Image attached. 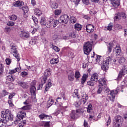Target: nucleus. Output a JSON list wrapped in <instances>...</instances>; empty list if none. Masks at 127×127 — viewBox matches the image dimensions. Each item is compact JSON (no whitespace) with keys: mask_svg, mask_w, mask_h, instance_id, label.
I'll use <instances>...</instances> for the list:
<instances>
[{"mask_svg":"<svg viewBox=\"0 0 127 127\" xmlns=\"http://www.w3.org/2000/svg\"><path fill=\"white\" fill-rule=\"evenodd\" d=\"M18 85L23 88V89H26V88H27V83L23 81H19L18 82Z\"/></svg>","mask_w":127,"mask_h":127,"instance_id":"obj_28","label":"nucleus"},{"mask_svg":"<svg viewBox=\"0 0 127 127\" xmlns=\"http://www.w3.org/2000/svg\"><path fill=\"white\" fill-rule=\"evenodd\" d=\"M70 21L71 23H76V22L77 21V19L74 16H71L70 17Z\"/></svg>","mask_w":127,"mask_h":127,"instance_id":"obj_47","label":"nucleus"},{"mask_svg":"<svg viewBox=\"0 0 127 127\" xmlns=\"http://www.w3.org/2000/svg\"><path fill=\"white\" fill-rule=\"evenodd\" d=\"M19 9H22L24 13H27L29 10L28 6L26 5H24L22 7H19Z\"/></svg>","mask_w":127,"mask_h":127,"instance_id":"obj_30","label":"nucleus"},{"mask_svg":"<svg viewBox=\"0 0 127 127\" xmlns=\"http://www.w3.org/2000/svg\"><path fill=\"white\" fill-rule=\"evenodd\" d=\"M5 62L7 65H10V64L11 63V59L9 58L6 59Z\"/></svg>","mask_w":127,"mask_h":127,"instance_id":"obj_59","label":"nucleus"},{"mask_svg":"<svg viewBox=\"0 0 127 127\" xmlns=\"http://www.w3.org/2000/svg\"><path fill=\"white\" fill-rule=\"evenodd\" d=\"M52 8L56 9L58 8V4L57 3H53L51 5Z\"/></svg>","mask_w":127,"mask_h":127,"instance_id":"obj_54","label":"nucleus"},{"mask_svg":"<svg viewBox=\"0 0 127 127\" xmlns=\"http://www.w3.org/2000/svg\"><path fill=\"white\" fill-rule=\"evenodd\" d=\"M108 92L110 91V96L109 97V99L112 102H115V98H116V95L118 94V90H112L110 91V89H107L106 90Z\"/></svg>","mask_w":127,"mask_h":127,"instance_id":"obj_12","label":"nucleus"},{"mask_svg":"<svg viewBox=\"0 0 127 127\" xmlns=\"http://www.w3.org/2000/svg\"><path fill=\"white\" fill-rule=\"evenodd\" d=\"M8 104L9 105L10 107H13V106H14V105L12 103V99L8 100Z\"/></svg>","mask_w":127,"mask_h":127,"instance_id":"obj_63","label":"nucleus"},{"mask_svg":"<svg viewBox=\"0 0 127 127\" xmlns=\"http://www.w3.org/2000/svg\"><path fill=\"white\" fill-rule=\"evenodd\" d=\"M111 116H109L108 117V120H107V122H106V126L107 127H109V126H110V125H111Z\"/></svg>","mask_w":127,"mask_h":127,"instance_id":"obj_62","label":"nucleus"},{"mask_svg":"<svg viewBox=\"0 0 127 127\" xmlns=\"http://www.w3.org/2000/svg\"><path fill=\"white\" fill-rule=\"evenodd\" d=\"M40 22L42 26H46V19H45V17H42L40 20Z\"/></svg>","mask_w":127,"mask_h":127,"instance_id":"obj_31","label":"nucleus"},{"mask_svg":"<svg viewBox=\"0 0 127 127\" xmlns=\"http://www.w3.org/2000/svg\"><path fill=\"white\" fill-rule=\"evenodd\" d=\"M27 75H28V72L25 71H22L21 73V76L22 77V78H24V77H25V76H27Z\"/></svg>","mask_w":127,"mask_h":127,"instance_id":"obj_56","label":"nucleus"},{"mask_svg":"<svg viewBox=\"0 0 127 127\" xmlns=\"http://www.w3.org/2000/svg\"><path fill=\"white\" fill-rule=\"evenodd\" d=\"M15 96V93L13 92L10 93V95L8 96V100H12V98Z\"/></svg>","mask_w":127,"mask_h":127,"instance_id":"obj_52","label":"nucleus"},{"mask_svg":"<svg viewBox=\"0 0 127 127\" xmlns=\"http://www.w3.org/2000/svg\"><path fill=\"white\" fill-rule=\"evenodd\" d=\"M121 0H111V3L115 7H118L121 4Z\"/></svg>","mask_w":127,"mask_h":127,"instance_id":"obj_20","label":"nucleus"},{"mask_svg":"<svg viewBox=\"0 0 127 127\" xmlns=\"http://www.w3.org/2000/svg\"><path fill=\"white\" fill-rule=\"evenodd\" d=\"M114 59V57L111 56L106 58V60L103 61L102 64L101 65V69L105 72H107L108 70L110 68V64L112 63Z\"/></svg>","mask_w":127,"mask_h":127,"instance_id":"obj_2","label":"nucleus"},{"mask_svg":"<svg viewBox=\"0 0 127 127\" xmlns=\"http://www.w3.org/2000/svg\"><path fill=\"white\" fill-rule=\"evenodd\" d=\"M113 127H121V124L118 122H114L113 124Z\"/></svg>","mask_w":127,"mask_h":127,"instance_id":"obj_58","label":"nucleus"},{"mask_svg":"<svg viewBox=\"0 0 127 127\" xmlns=\"http://www.w3.org/2000/svg\"><path fill=\"white\" fill-rule=\"evenodd\" d=\"M97 82L99 83V85L98 86H101V87H106L107 84V79L106 78H101L99 80H98Z\"/></svg>","mask_w":127,"mask_h":127,"instance_id":"obj_14","label":"nucleus"},{"mask_svg":"<svg viewBox=\"0 0 127 127\" xmlns=\"http://www.w3.org/2000/svg\"><path fill=\"white\" fill-rule=\"evenodd\" d=\"M61 95L64 101H66L67 100V97H66V96L65 95V92H62Z\"/></svg>","mask_w":127,"mask_h":127,"instance_id":"obj_60","label":"nucleus"},{"mask_svg":"<svg viewBox=\"0 0 127 127\" xmlns=\"http://www.w3.org/2000/svg\"><path fill=\"white\" fill-rule=\"evenodd\" d=\"M10 20H16L17 19V16L16 15H11L9 17Z\"/></svg>","mask_w":127,"mask_h":127,"instance_id":"obj_45","label":"nucleus"},{"mask_svg":"<svg viewBox=\"0 0 127 127\" xmlns=\"http://www.w3.org/2000/svg\"><path fill=\"white\" fill-rule=\"evenodd\" d=\"M13 6L16 7H21L22 6V1L20 0H17L13 3Z\"/></svg>","mask_w":127,"mask_h":127,"instance_id":"obj_26","label":"nucleus"},{"mask_svg":"<svg viewBox=\"0 0 127 127\" xmlns=\"http://www.w3.org/2000/svg\"><path fill=\"white\" fill-rule=\"evenodd\" d=\"M67 57H68L69 59H71L72 60H73V58L75 57V56L74 55V53L71 51H68Z\"/></svg>","mask_w":127,"mask_h":127,"instance_id":"obj_38","label":"nucleus"},{"mask_svg":"<svg viewBox=\"0 0 127 127\" xmlns=\"http://www.w3.org/2000/svg\"><path fill=\"white\" fill-rule=\"evenodd\" d=\"M114 27L116 30H119L120 31L123 29V26L120 24H115Z\"/></svg>","mask_w":127,"mask_h":127,"instance_id":"obj_35","label":"nucleus"},{"mask_svg":"<svg viewBox=\"0 0 127 127\" xmlns=\"http://www.w3.org/2000/svg\"><path fill=\"white\" fill-rule=\"evenodd\" d=\"M29 33L23 31H22L20 34V37H21V38H29Z\"/></svg>","mask_w":127,"mask_h":127,"instance_id":"obj_27","label":"nucleus"},{"mask_svg":"<svg viewBox=\"0 0 127 127\" xmlns=\"http://www.w3.org/2000/svg\"><path fill=\"white\" fill-rule=\"evenodd\" d=\"M103 88H104V87L98 85V89L97 91V94H101L102 93Z\"/></svg>","mask_w":127,"mask_h":127,"instance_id":"obj_49","label":"nucleus"},{"mask_svg":"<svg viewBox=\"0 0 127 127\" xmlns=\"http://www.w3.org/2000/svg\"><path fill=\"white\" fill-rule=\"evenodd\" d=\"M74 77L76 80H78V79H79V78L81 77V74L78 70L75 71L74 73Z\"/></svg>","mask_w":127,"mask_h":127,"instance_id":"obj_39","label":"nucleus"},{"mask_svg":"<svg viewBox=\"0 0 127 127\" xmlns=\"http://www.w3.org/2000/svg\"><path fill=\"white\" fill-rule=\"evenodd\" d=\"M67 79L68 81L72 82L75 80V76L74 75V71L72 70H69L67 72Z\"/></svg>","mask_w":127,"mask_h":127,"instance_id":"obj_13","label":"nucleus"},{"mask_svg":"<svg viewBox=\"0 0 127 127\" xmlns=\"http://www.w3.org/2000/svg\"><path fill=\"white\" fill-rule=\"evenodd\" d=\"M113 27H114V24L112 22H110L108 26H107V30H109V31H111V30L113 29Z\"/></svg>","mask_w":127,"mask_h":127,"instance_id":"obj_41","label":"nucleus"},{"mask_svg":"<svg viewBox=\"0 0 127 127\" xmlns=\"http://www.w3.org/2000/svg\"><path fill=\"white\" fill-rule=\"evenodd\" d=\"M74 29L80 31L82 29V25H80L79 23H76L74 25Z\"/></svg>","mask_w":127,"mask_h":127,"instance_id":"obj_36","label":"nucleus"},{"mask_svg":"<svg viewBox=\"0 0 127 127\" xmlns=\"http://www.w3.org/2000/svg\"><path fill=\"white\" fill-rule=\"evenodd\" d=\"M99 77V74L96 73H94L92 75L90 80L87 81V85L88 86H94L95 85V82H98V78Z\"/></svg>","mask_w":127,"mask_h":127,"instance_id":"obj_7","label":"nucleus"},{"mask_svg":"<svg viewBox=\"0 0 127 127\" xmlns=\"http://www.w3.org/2000/svg\"><path fill=\"white\" fill-rule=\"evenodd\" d=\"M37 41H38V39H37V38L35 37L30 40L29 44H31V45H35Z\"/></svg>","mask_w":127,"mask_h":127,"instance_id":"obj_34","label":"nucleus"},{"mask_svg":"<svg viewBox=\"0 0 127 127\" xmlns=\"http://www.w3.org/2000/svg\"><path fill=\"white\" fill-rule=\"evenodd\" d=\"M124 68H122L121 70H123V73H127V66L126 65L123 66Z\"/></svg>","mask_w":127,"mask_h":127,"instance_id":"obj_64","label":"nucleus"},{"mask_svg":"<svg viewBox=\"0 0 127 127\" xmlns=\"http://www.w3.org/2000/svg\"><path fill=\"white\" fill-rule=\"evenodd\" d=\"M10 51L12 53H13V55L17 59V61H19L20 59H19V54H18V51H17V48H16V46L13 44H10Z\"/></svg>","mask_w":127,"mask_h":127,"instance_id":"obj_5","label":"nucleus"},{"mask_svg":"<svg viewBox=\"0 0 127 127\" xmlns=\"http://www.w3.org/2000/svg\"><path fill=\"white\" fill-rule=\"evenodd\" d=\"M93 43H94L93 41H90L85 42L83 45V51L84 54L86 55H89L92 49H93Z\"/></svg>","mask_w":127,"mask_h":127,"instance_id":"obj_3","label":"nucleus"},{"mask_svg":"<svg viewBox=\"0 0 127 127\" xmlns=\"http://www.w3.org/2000/svg\"><path fill=\"white\" fill-rule=\"evenodd\" d=\"M46 80L44 79L41 77V83L38 86V90H42V88H43V85L46 83Z\"/></svg>","mask_w":127,"mask_h":127,"instance_id":"obj_21","label":"nucleus"},{"mask_svg":"<svg viewBox=\"0 0 127 127\" xmlns=\"http://www.w3.org/2000/svg\"><path fill=\"white\" fill-rule=\"evenodd\" d=\"M109 46H108V51L107 52V54H110L112 52V48H113V46L111 43L109 44Z\"/></svg>","mask_w":127,"mask_h":127,"instance_id":"obj_42","label":"nucleus"},{"mask_svg":"<svg viewBox=\"0 0 127 127\" xmlns=\"http://www.w3.org/2000/svg\"><path fill=\"white\" fill-rule=\"evenodd\" d=\"M123 75H124V70H121V71L119 72V73L118 76V80H120L122 77H123Z\"/></svg>","mask_w":127,"mask_h":127,"instance_id":"obj_44","label":"nucleus"},{"mask_svg":"<svg viewBox=\"0 0 127 127\" xmlns=\"http://www.w3.org/2000/svg\"><path fill=\"white\" fill-rule=\"evenodd\" d=\"M80 118V115L76 113L75 110H72L71 113L68 116L69 121H74V120H77Z\"/></svg>","mask_w":127,"mask_h":127,"instance_id":"obj_9","label":"nucleus"},{"mask_svg":"<svg viewBox=\"0 0 127 127\" xmlns=\"http://www.w3.org/2000/svg\"><path fill=\"white\" fill-rule=\"evenodd\" d=\"M115 49L116 50V56H120V55H121V54L122 53V50L121 49V47H120V45H117L115 48Z\"/></svg>","mask_w":127,"mask_h":127,"instance_id":"obj_23","label":"nucleus"},{"mask_svg":"<svg viewBox=\"0 0 127 127\" xmlns=\"http://www.w3.org/2000/svg\"><path fill=\"white\" fill-rule=\"evenodd\" d=\"M34 11L35 14H36V15H38L39 16H40V15L42 14V12H41V11L38 8H35Z\"/></svg>","mask_w":127,"mask_h":127,"instance_id":"obj_40","label":"nucleus"},{"mask_svg":"<svg viewBox=\"0 0 127 127\" xmlns=\"http://www.w3.org/2000/svg\"><path fill=\"white\" fill-rule=\"evenodd\" d=\"M1 118H0V127H6V124L10 121H13V115L11 113V111L8 109H6L1 112Z\"/></svg>","mask_w":127,"mask_h":127,"instance_id":"obj_1","label":"nucleus"},{"mask_svg":"<svg viewBox=\"0 0 127 127\" xmlns=\"http://www.w3.org/2000/svg\"><path fill=\"white\" fill-rule=\"evenodd\" d=\"M39 118L40 120H44V119H47L48 118L49 120H51L52 117L51 115H46L44 113H42L39 116Z\"/></svg>","mask_w":127,"mask_h":127,"instance_id":"obj_17","label":"nucleus"},{"mask_svg":"<svg viewBox=\"0 0 127 127\" xmlns=\"http://www.w3.org/2000/svg\"><path fill=\"white\" fill-rule=\"evenodd\" d=\"M7 81H10V82H13L14 81V78H13V77L12 76V75H8L7 77Z\"/></svg>","mask_w":127,"mask_h":127,"instance_id":"obj_51","label":"nucleus"},{"mask_svg":"<svg viewBox=\"0 0 127 127\" xmlns=\"http://www.w3.org/2000/svg\"><path fill=\"white\" fill-rule=\"evenodd\" d=\"M17 72V68H15L14 69H10L9 74L12 75V74H14V73H16Z\"/></svg>","mask_w":127,"mask_h":127,"instance_id":"obj_50","label":"nucleus"},{"mask_svg":"<svg viewBox=\"0 0 127 127\" xmlns=\"http://www.w3.org/2000/svg\"><path fill=\"white\" fill-rule=\"evenodd\" d=\"M127 15L126 11H121L117 12L114 17V21H120L121 19H126Z\"/></svg>","mask_w":127,"mask_h":127,"instance_id":"obj_4","label":"nucleus"},{"mask_svg":"<svg viewBox=\"0 0 127 127\" xmlns=\"http://www.w3.org/2000/svg\"><path fill=\"white\" fill-rule=\"evenodd\" d=\"M53 104H54V100H53V99H49L47 104V109H49Z\"/></svg>","mask_w":127,"mask_h":127,"instance_id":"obj_32","label":"nucleus"},{"mask_svg":"<svg viewBox=\"0 0 127 127\" xmlns=\"http://www.w3.org/2000/svg\"><path fill=\"white\" fill-rule=\"evenodd\" d=\"M79 90L76 89L74 90V92L72 94L73 98H77V99H81V96L79 94Z\"/></svg>","mask_w":127,"mask_h":127,"instance_id":"obj_22","label":"nucleus"},{"mask_svg":"<svg viewBox=\"0 0 127 127\" xmlns=\"http://www.w3.org/2000/svg\"><path fill=\"white\" fill-rule=\"evenodd\" d=\"M61 10L60 9H56L55 10V15H60V14H61Z\"/></svg>","mask_w":127,"mask_h":127,"instance_id":"obj_55","label":"nucleus"},{"mask_svg":"<svg viewBox=\"0 0 127 127\" xmlns=\"http://www.w3.org/2000/svg\"><path fill=\"white\" fill-rule=\"evenodd\" d=\"M30 92L32 96H36V87L35 86L30 87Z\"/></svg>","mask_w":127,"mask_h":127,"instance_id":"obj_25","label":"nucleus"},{"mask_svg":"<svg viewBox=\"0 0 127 127\" xmlns=\"http://www.w3.org/2000/svg\"><path fill=\"white\" fill-rule=\"evenodd\" d=\"M118 62L120 65H123V66H126V64H127V60H126V59L124 57H121L119 59Z\"/></svg>","mask_w":127,"mask_h":127,"instance_id":"obj_19","label":"nucleus"},{"mask_svg":"<svg viewBox=\"0 0 127 127\" xmlns=\"http://www.w3.org/2000/svg\"><path fill=\"white\" fill-rule=\"evenodd\" d=\"M92 111H93V108H92V105L89 104L87 109V112L89 114H91L92 113Z\"/></svg>","mask_w":127,"mask_h":127,"instance_id":"obj_43","label":"nucleus"},{"mask_svg":"<svg viewBox=\"0 0 127 127\" xmlns=\"http://www.w3.org/2000/svg\"><path fill=\"white\" fill-rule=\"evenodd\" d=\"M68 48H64L60 53V55H61V56H63V57H66L68 56Z\"/></svg>","mask_w":127,"mask_h":127,"instance_id":"obj_16","label":"nucleus"},{"mask_svg":"<svg viewBox=\"0 0 127 127\" xmlns=\"http://www.w3.org/2000/svg\"><path fill=\"white\" fill-rule=\"evenodd\" d=\"M15 23L14 22H13L12 21H9L7 23V26H13Z\"/></svg>","mask_w":127,"mask_h":127,"instance_id":"obj_53","label":"nucleus"},{"mask_svg":"<svg viewBox=\"0 0 127 127\" xmlns=\"http://www.w3.org/2000/svg\"><path fill=\"white\" fill-rule=\"evenodd\" d=\"M31 109V105H28L23 106L21 108V111H26V110H30Z\"/></svg>","mask_w":127,"mask_h":127,"instance_id":"obj_37","label":"nucleus"},{"mask_svg":"<svg viewBox=\"0 0 127 127\" xmlns=\"http://www.w3.org/2000/svg\"><path fill=\"white\" fill-rule=\"evenodd\" d=\"M45 123L44 124V127H50V122H43Z\"/></svg>","mask_w":127,"mask_h":127,"instance_id":"obj_61","label":"nucleus"},{"mask_svg":"<svg viewBox=\"0 0 127 127\" xmlns=\"http://www.w3.org/2000/svg\"><path fill=\"white\" fill-rule=\"evenodd\" d=\"M52 73V69L49 68L46 69L44 72V75H43L41 78L44 79V80H46L47 81V79L48 77L51 76V73Z\"/></svg>","mask_w":127,"mask_h":127,"instance_id":"obj_11","label":"nucleus"},{"mask_svg":"<svg viewBox=\"0 0 127 127\" xmlns=\"http://www.w3.org/2000/svg\"><path fill=\"white\" fill-rule=\"evenodd\" d=\"M86 31L88 33L94 32V25L93 24H89L86 25Z\"/></svg>","mask_w":127,"mask_h":127,"instance_id":"obj_15","label":"nucleus"},{"mask_svg":"<svg viewBox=\"0 0 127 127\" xmlns=\"http://www.w3.org/2000/svg\"><path fill=\"white\" fill-rule=\"evenodd\" d=\"M26 114L24 111H20L17 115V118L15 120L14 122H20L21 120H23V118H25Z\"/></svg>","mask_w":127,"mask_h":127,"instance_id":"obj_10","label":"nucleus"},{"mask_svg":"<svg viewBox=\"0 0 127 127\" xmlns=\"http://www.w3.org/2000/svg\"><path fill=\"white\" fill-rule=\"evenodd\" d=\"M32 19L33 20L35 24H37L38 23V20L37 19V18L35 17V16L34 15L32 16Z\"/></svg>","mask_w":127,"mask_h":127,"instance_id":"obj_48","label":"nucleus"},{"mask_svg":"<svg viewBox=\"0 0 127 127\" xmlns=\"http://www.w3.org/2000/svg\"><path fill=\"white\" fill-rule=\"evenodd\" d=\"M88 74H83L82 78H81V85H84L85 83L86 82V81H87V79L88 78Z\"/></svg>","mask_w":127,"mask_h":127,"instance_id":"obj_24","label":"nucleus"},{"mask_svg":"<svg viewBox=\"0 0 127 127\" xmlns=\"http://www.w3.org/2000/svg\"><path fill=\"white\" fill-rule=\"evenodd\" d=\"M73 105L75 107V108H77V109H79V108H80V106L81 105V103L78 102H75L74 103Z\"/></svg>","mask_w":127,"mask_h":127,"instance_id":"obj_57","label":"nucleus"},{"mask_svg":"<svg viewBox=\"0 0 127 127\" xmlns=\"http://www.w3.org/2000/svg\"><path fill=\"white\" fill-rule=\"evenodd\" d=\"M89 96H88V95H87L86 94H83V95L82 96V99L80 100L81 104L85 105V104H86V102H87Z\"/></svg>","mask_w":127,"mask_h":127,"instance_id":"obj_18","label":"nucleus"},{"mask_svg":"<svg viewBox=\"0 0 127 127\" xmlns=\"http://www.w3.org/2000/svg\"><path fill=\"white\" fill-rule=\"evenodd\" d=\"M59 62V59H58V58H54L50 61V63L52 65H54V64H58Z\"/></svg>","mask_w":127,"mask_h":127,"instance_id":"obj_29","label":"nucleus"},{"mask_svg":"<svg viewBox=\"0 0 127 127\" xmlns=\"http://www.w3.org/2000/svg\"><path fill=\"white\" fill-rule=\"evenodd\" d=\"M101 57H102L101 56L96 55V62L97 64H99L100 62L101 61Z\"/></svg>","mask_w":127,"mask_h":127,"instance_id":"obj_46","label":"nucleus"},{"mask_svg":"<svg viewBox=\"0 0 127 127\" xmlns=\"http://www.w3.org/2000/svg\"><path fill=\"white\" fill-rule=\"evenodd\" d=\"M70 18L69 16L67 14H64L62 15L59 19L58 22L60 23H62V24H67L69 22Z\"/></svg>","mask_w":127,"mask_h":127,"instance_id":"obj_8","label":"nucleus"},{"mask_svg":"<svg viewBox=\"0 0 127 127\" xmlns=\"http://www.w3.org/2000/svg\"><path fill=\"white\" fill-rule=\"evenodd\" d=\"M58 20H55L54 19H50L48 20L46 22V26L47 28H50V27H56L58 25Z\"/></svg>","mask_w":127,"mask_h":127,"instance_id":"obj_6","label":"nucleus"},{"mask_svg":"<svg viewBox=\"0 0 127 127\" xmlns=\"http://www.w3.org/2000/svg\"><path fill=\"white\" fill-rule=\"evenodd\" d=\"M113 122L115 123H121L122 122V116L120 115L117 116L115 118V120H114Z\"/></svg>","mask_w":127,"mask_h":127,"instance_id":"obj_33","label":"nucleus"}]
</instances>
